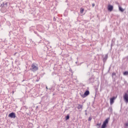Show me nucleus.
<instances>
[{"label": "nucleus", "instance_id": "18", "mask_svg": "<svg viewBox=\"0 0 128 128\" xmlns=\"http://www.w3.org/2000/svg\"><path fill=\"white\" fill-rule=\"evenodd\" d=\"M84 9H80V12H81V14H82L84 12Z\"/></svg>", "mask_w": 128, "mask_h": 128}, {"label": "nucleus", "instance_id": "22", "mask_svg": "<svg viewBox=\"0 0 128 128\" xmlns=\"http://www.w3.org/2000/svg\"><path fill=\"white\" fill-rule=\"evenodd\" d=\"M54 22H56V19L55 18H54Z\"/></svg>", "mask_w": 128, "mask_h": 128}, {"label": "nucleus", "instance_id": "27", "mask_svg": "<svg viewBox=\"0 0 128 128\" xmlns=\"http://www.w3.org/2000/svg\"><path fill=\"white\" fill-rule=\"evenodd\" d=\"M87 110H85V112H86Z\"/></svg>", "mask_w": 128, "mask_h": 128}, {"label": "nucleus", "instance_id": "24", "mask_svg": "<svg viewBox=\"0 0 128 128\" xmlns=\"http://www.w3.org/2000/svg\"><path fill=\"white\" fill-rule=\"evenodd\" d=\"M97 126H100V124H97Z\"/></svg>", "mask_w": 128, "mask_h": 128}, {"label": "nucleus", "instance_id": "3", "mask_svg": "<svg viewBox=\"0 0 128 128\" xmlns=\"http://www.w3.org/2000/svg\"><path fill=\"white\" fill-rule=\"evenodd\" d=\"M9 118H16V114L14 112L10 113L8 114Z\"/></svg>", "mask_w": 128, "mask_h": 128}, {"label": "nucleus", "instance_id": "17", "mask_svg": "<svg viewBox=\"0 0 128 128\" xmlns=\"http://www.w3.org/2000/svg\"><path fill=\"white\" fill-rule=\"evenodd\" d=\"M92 117H89L88 120V122H90V120H92Z\"/></svg>", "mask_w": 128, "mask_h": 128}, {"label": "nucleus", "instance_id": "1", "mask_svg": "<svg viewBox=\"0 0 128 128\" xmlns=\"http://www.w3.org/2000/svg\"><path fill=\"white\" fill-rule=\"evenodd\" d=\"M30 70L34 72H36V70H38V65L36 64H32Z\"/></svg>", "mask_w": 128, "mask_h": 128}, {"label": "nucleus", "instance_id": "19", "mask_svg": "<svg viewBox=\"0 0 128 128\" xmlns=\"http://www.w3.org/2000/svg\"><path fill=\"white\" fill-rule=\"evenodd\" d=\"M125 126H128V122H126L125 124Z\"/></svg>", "mask_w": 128, "mask_h": 128}, {"label": "nucleus", "instance_id": "10", "mask_svg": "<svg viewBox=\"0 0 128 128\" xmlns=\"http://www.w3.org/2000/svg\"><path fill=\"white\" fill-rule=\"evenodd\" d=\"M106 60H108V54L105 55L104 58H103V62H106Z\"/></svg>", "mask_w": 128, "mask_h": 128}, {"label": "nucleus", "instance_id": "4", "mask_svg": "<svg viewBox=\"0 0 128 128\" xmlns=\"http://www.w3.org/2000/svg\"><path fill=\"white\" fill-rule=\"evenodd\" d=\"M88 94H90V91L88 90H86L84 94L82 95L81 96H82V98H86V96H88Z\"/></svg>", "mask_w": 128, "mask_h": 128}, {"label": "nucleus", "instance_id": "6", "mask_svg": "<svg viewBox=\"0 0 128 128\" xmlns=\"http://www.w3.org/2000/svg\"><path fill=\"white\" fill-rule=\"evenodd\" d=\"M108 10H110V12H112V10H114V6L112 5H108Z\"/></svg>", "mask_w": 128, "mask_h": 128}, {"label": "nucleus", "instance_id": "23", "mask_svg": "<svg viewBox=\"0 0 128 128\" xmlns=\"http://www.w3.org/2000/svg\"><path fill=\"white\" fill-rule=\"evenodd\" d=\"M86 116H88V113L86 112L85 113Z\"/></svg>", "mask_w": 128, "mask_h": 128}, {"label": "nucleus", "instance_id": "13", "mask_svg": "<svg viewBox=\"0 0 128 128\" xmlns=\"http://www.w3.org/2000/svg\"><path fill=\"white\" fill-rule=\"evenodd\" d=\"M70 120V115L68 114L66 117V120Z\"/></svg>", "mask_w": 128, "mask_h": 128}, {"label": "nucleus", "instance_id": "5", "mask_svg": "<svg viewBox=\"0 0 128 128\" xmlns=\"http://www.w3.org/2000/svg\"><path fill=\"white\" fill-rule=\"evenodd\" d=\"M124 100L126 102H128V94L126 93H125L124 94Z\"/></svg>", "mask_w": 128, "mask_h": 128}, {"label": "nucleus", "instance_id": "8", "mask_svg": "<svg viewBox=\"0 0 128 128\" xmlns=\"http://www.w3.org/2000/svg\"><path fill=\"white\" fill-rule=\"evenodd\" d=\"M116 98L114 97H112V98H111L110 99V104H114V99Z\"/></svg>", "mask_w": 128, "mask_h": 128}, {"label": "nucleus", "instance_id": "26", "mask_svg": "<svg viewBox=\"0 0 128 128\" xmlns=\"http://www.w3.org/2000/svg\"><path fill=\"white\" fill-rule=\"evenodd\" d=\"M96 90H98V88H96Z\"/></svg>", "mask_w": 128, "mask_h": 128}, {"label": "nucleus", "instance_id": "11", "mask_svg": "<svg viewBox=\"0 0 128 128\" xmlns=\"http://www.w3.org/2000/svg\"><path fill=\"white\" fill-rule=\"evenodd\" d=\"M88 80L90 82H94V78H89Z\"/></svg>", "mask_w": 128, "mask_h": 128}, {"label": "nucleus", "instance_id": "20", "mask_svg": "<svg viewBox=\"0 0 128 128\" xmlns=\"http://www.w3.org/2000/svg\"><path fill=\"white\" fill-rule=\"evenodd\" d=\"M4 6H8V2H6V3L4 4Z\"/></svg>", "mask_w": 128, "mask_h": 128}, {"label": "nucleus", "instance_id": "25", "mask_svg": "<svg viewBox=\"0 0 128 128\" xmlns=\"http://www.w3.org/2000/svg\"><path fill=\"white\" fill-rule=\"evenodd\" d=\"M46 90H48V86H46Z\"/></svg>", "mask_w": 128, "mask_h": 128}, {"label": "nucleus", "instance_id": "7", "mask_svg": "<svg viewBox=\"0 0 128 128\" xmlns=\"http://www.w3.org/2000/svg\"><path fill=\"white\" fill-rule=\"evenodd\" d=\"M82 104H78L77 106V108L80 110V112H82Z\"/></svg>", "mask_w": 128, "mask_h": 128}, {"label": "nucleus", "instance_id": "16", "mask_svg": "<svg viewBox=\"0 0 128 128\" xmlns=\"http://www.w3.org/2000/svg\"><path fill=\"white\" fill-rule=\"evenodd\" d=\"M4 3H2V4H0V6L1 8H4Z\"/></svg>", "mask_w": 128, "mask_h": 128}, {"label": "nucleus", "instance_id": "2", "mask_svg": "<svg viewBox=\"0 0 128 128\" xmlns=\"http://www.w3.org/2000/svg\"><path fill=\"white\" fill-rule=\"evenodd\" d=\"M108 124V118L106 119L103 122L101 128H106V125Z\"/></svg>", "mask_w": 128, "mask_h": 128}, {"label": "nucleus", "instance_id": "12", "mask_svg": "<svg viewBox=\"0 0 128 128\" xmlns=\"http://www.w3.org/2000/svg\"><path fill=\"white\" fill-rule=\"evenodd\" d=\"M124 76H128V71H126L123 73Z\"/></svg>", "mask_w": 128, "mask_h": 128}, {"label": "nucleus", "instance_id": "15", "mask_svg": "<svg viewBox=\"0 0 128 128\" xmlns=\"http://www.w3.org/2000/svg\"><path fill=\"white\" fill-rule=\"evenodd\" d=\"M108 110L110 112H112V108H110Z\"/></svg>", "mask_w": 128, "mask_h": 128}, {"label": "nucleus", "instance_id": "21", "mask_svg": "<svg viewBox=\"0 0 128 128\" xmlns=\"http://www.w3.org/2000/svg\"><path fill=\"white\" fill-rule=\"evenodd\" d=\"M94 6H95L94 4H92V8H94Z\"/></svg>", "mask_w": 128, "mask_h": 128}, {"label": "nucleus", "instance_id": "14", "mask_svg": "<svg viewBox=\"0 0 128 128\" xmlns=\"http://www.w3.org/2000/svg\"><path fill=\"white\" fill-rule=\"evenodd\" d=\"M112 76L114 78V76H116V73H114V72L112 73Z\"/></svg>", "mask_w": 128, "mask_h": 128}, {"label": "nucleus", "instance_id": "28", "mask_svg": "<svg viewBox=\"0 0 128 128\" xmlns=\"http://www.w3.org/2000/svg\"><path fill=\"white\" fill-rule=\"evenodd\" d=\"M49 90H50V88H49Z\"/></svg>", "mask_w": 128, "mask_h": 128}, {"label": "nucleus", "instance_id": "9", "mask_svg": "<svg viewBox=\"0 0 128 128\" xmlns=\"http://www.w3.org/2000/svg\"><path fill=\"white\" fill-rule=\"evenodd\" d=\"M119 10L122 12H124V9L120 7V6H118Z\"/></svg>", "mask_w": 128, "mask_h": 128}]
</instances>
